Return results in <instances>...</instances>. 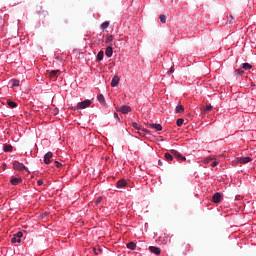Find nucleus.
<instances>
[{
    "instance_id": "nucleus-15",
    "label": "nucleus",
    "mask_w": 256,
    "mask_h": 256,
    "mask_svg": "<svg viewBox=\"0 0 256 256\" xmlns=\"http://www.w3.org/2000/svg\"><path fill=\"white\" fill-rule=\"evenodd\" d=\"M97 99H98L100 105H105V104H106V103H105V96H103V94H99V95L97 96Z\"/></svg>"
},
{
    "instance_id": "nucleus-20",
    "label": "nucleus",
    "mask_w": 256,
    "mask_h": 256,
    "mask_svg": "<svg viewBox=\"0 0 256 256\" xmlns=\"http://www.w3.org/2000/svg\"><path fill=\"white\" fill-rule=\"evenodd\" d=\"M104 55H105V52H103V51L98 52L97 61H103Z\"/></svg>"
},
{
    "instance_id": "nucleus-19",
    "label": "nucleus",
    "mask_w": 256,
    "mask_h": 256,
    "mask_svg": "<svg viewBox=\"0 0 256 256\" xmlns=\"http://www.w3.org/2000/svg\"><path fill=\"white\" fill-rule=\"evenodd\" d=\"M253 66H251V64L249 63H243L242 64V69H244L245 71H249V69H252Z\"/></svg>"
},
{
    "instance_id": "nucleus-21",
    "label": "nucleus",
    "mask_w": 256,
    "mask_h": 256,
    "mask_svg": "<svg viewBox=\"0 0 256 256\" xmlns=\"http://www.w3.org/2000/svg\"><path fill=\"white\" fill-rule=\"evenodd\" d=\"M211 161H215V156H209L204 159V163L209 164Z\"/></svg>"
},
{
    "instance_id": "nucleus-39",
    "label": "nucleus",
    "mask_w": 256,
    "mask_h": 256,
    "mask_svg": "<svg viewBox=\"0 0 256 256\" xmlns=\"http://www.w3.org/2000/svg\"><path fill=\"white\" fill-rule=\"evenodd\" d=\"M107 39L108 41H113V36H109Z\"/></svg>"
},
{
    "instance_id": "nucleus-12",
    "label": "nucleus",
    "mask_w": 256,
    "mask_h": 256,
    "mask_svg": "<svg viewBox=\"0 0 256 256\" xmlns=\"http://www.w3.org/2000/svg\"><path fill=\"white\" fill-rule=\"evenodd\" d=\"M106 57H113V47L108 46L105 51Z\"/></svg>"
},
{
    "instance_id": "nucleus-26",
    "label": "nucleus",
    "mask_w": 256,
    "mask_h": 256,
    "mask_svg": "<svg viewBox=\"0 0 256 256\" xmlns=\"http://www.w3.org/2000/svg\"><path fill=\"white\" fill-rule=\"evenodd\" d=\"M159 19H160L161 23H167V16L166 15H163V14L160 15Z\"/></svg>"
},
{
    "instance_id": "nucleus-7",
    "label": "nucleus",
    "mask_w": 256,
    "mask_h": 256,
    "mask_svg": "<svg viewBox=\"0 0 256 256\" xmlns=\"http://www.w3.org/2000/svg\"><path fill=\"white\" fill-rule=\"evenodd\" d=\"M149 251L150 253H154V255H161V248H158L156 246H150Z\"/></svg>"
},
{
    "instance_id": "nucleus-8",
    "label": "nucleus",
    "mask_w": 256,
    "mask_h": 256,
    "mask_svg": "<svg viewBox=\"0 0 256 256\" xmlns=\"http://www.w3.org/2000/svg\"><path fill=\"white\" fill-rule=\"evenodd\" d=\"M221 193L217 192L212 196L213 203H221Z\"/></svg>"
},
{
    "instance_id": "nucleus-16",
    "label": "nucleus",
    "mask_w": 256,
    "mask_h": 256,
    "mask_svg": "<svg viewBox=\"0 0 256 256\" xmlns=\"http://www.w3.org/2000/svg\"><path fill=\"white\" fill-rule=\"evenodd\" d=\"M4 151L6 153H10L11 151H13V146L12 145H9V144H5L4 147H3Z\"/></svg>"
},
{
    "instance_id": "nucleus-31",
    "label": "nucleus",
    "mask_w": 256,
    "mask_h": 256,
    "mask_svg": "<svg viewBox=\"0 0 256 256\" xmlns=\"http://www.w3.org/2000/svg\"><path fill=\"white\" fill-rule=\"evenodd\" d=\"M12 85H13V87H19V80L13 79L12 80Z\"/></svg>"
},
{
    "instance_id": "nucleus-14",
    "label": "nucleus",
    "mask_w": 256,
    "mask_h": 256,
    "mask_svg": "<svg viewBox=\"0 0 256 256\" xmlns=\"http://www.w3.org/2000/svg\"><path fill=\"white\" fill-rule=\"evenodd\" d=\"M126 185H127V181L124 180V179L119 180V181L117 182V187H118V189H123V187H125Z\"/></svg>"
},
{
    "instance_id": "nucleus-32",
    "label": "nucleus",
    "mask_w": 256,
    "mask_h": 256,
    "mask_svg": "<svg viewBox=\"0 0 256 256\" xmlns=\"http://www.w3.org/2000/svg\"><path fill=\"white\" fill-rule=\"evenodd\" d=\"M101 201H103V197H98L95 201V205H99V203H101Z\"/></svg>"
},
{
    "instance_id": "nucleus-38",
    "label": "nucleus",
    "mask_w": 256,
    "mask_h": 256,
    "mask_svg": "<svg viewBox=\"0 0 256 256\" xmlns=\"http://www.w3.org/2000/svg\"><path fill=\"white\" fill-rule=\"evenodd\" d=\"M37 183H38L39 186H41V185H43V180H38Z\"/></svg>"
},
{
    "instance_id": "nucleus-17",
    "label": "nucleus",
    "mask_w": 256,
    "mask_h": 256,
    "mask_svg": "<svg viewBox=\"0 0 256 256\" xmlns=\"http://www.w3.org/2000/svg\"><path fill=\"white\" fill-rule=\"evenodd\" d=\"M127 248L131 249V251H135V249L137 248V244H135V242H129L127 244Z\"/></svg>"
},
{
    "instance_id": "nucleus-28",
    "label": "nucleus",
    "mask_w": 256,
    "mask_h": 256,
    "mask_svg": "<svg viewBox=\"0 0 256 256\" xmlns=\"http://www.w3.org/2000/svg\"><path fill=\"white\" fill-rule=\"evenodd\" d=\"M218 165H219V160H217V158H214V160H212L211 167H217Z\"/></svg>"
},
{
    "instance_id": "nucleus-11",
    "label": "nucleus",
    "mask_w": 256,
    "mask_h": 256,
    "mask_svg": "<svg viewBox=\"0 0 256 256\" xmlns=\"http://www.w3.org/2000/svg\"><path fill=\"white\" fill-rule=\"evenodd\" d=\"M119 76H114L111 81V87H117L119 85Z\"/></svg>"
},
{
    "instance_id": "nucleus-24",
    "label": "nucleus",
    "mask_w": 256,
    "mask_h": 256,
    "mask_svg": "<svg viewBox=\"0 0 256 256\" xmlns=\"http://www.w3.org/2000/svg\"><path fill=\"white\" fill-rule=\"evenodd\" d=\"M132 127L136 129L138 133L141 135V132H139L141 130V127L139 126V124H137V122L132 123Z\"/></svg>"
},
{
    "instance_id": "nucleus-2",
    "label": "nucleus",
    "mask_w": 256,
    "mask_h": 256,
    "mask_svg": "<svg viewBox=\"0 0 256 256\" xmlns=\"http://www.w3.org/2000/svg\"><path fill=\"white\" fill-rule=\"evenodd\" d=\"M91 105V100L86 99L82 102H79L77 107L78 109H87V107H89Z\"/></svg>"
},
{
    "instance_id": "nucleus-41",
    "label": "nucleus",
    "mask_w": 256,
    "mask_h": 256,
    "mask_svg": "<svg viewBox=\"0 0 256 256\" xmlns=\"http://www.w3.org/2000/svg\"><path fill=\"white\" fill-rule=\"evenodd\" d=\"M173 71H174V70H173V67H172V68L170 69V73H173Z\"/></svg>"
},
{
    "instance_id": "nucleus-22",
    "label": "nucleus",
    "mask_w": 256,
    "mask_h": 256,
    "mask_svg": "<svg viewBox=\"0 0 256 256\" xmlns=\"http://www.w3.org/2000/svg\"><path fill=\"white\" fill-rule=\"evenodd\" d=\"M11 243H21V239L18 238L16 235H14V236L11 238Z\"/></svg>"
},
{
    "instance_id": "nucleus-1",
    "label": "nucleus",
    "mask_w": 256,
    "mask_h": 256,
    "mask_svg": "<svg viewBox=\"0 0 256 256\" xmlns=\"http://www.w3.org/2000/svg\"><path fill=\"white\" fill-rule=\"evenodd\" d=\"M13 169H15V171H25V169H27V168L25 167V164H23L19 161H14Z\"/></svg>"
},
{
    "instance_id": "nucleus-3",
    "label": "nucleus",
    "mask_w": 256,
    "mask_h": 256,
    "mask_svg": "<svg viewBox=\"0 0 256 256\" xmlns=\"http://www.w3.org/2000/svg\"><path fill=\"white\" fill-rule=\"evenodd\" d=\"M237 161H238V163L245 165L246 163H251V161H253V158L249 157V156L240 157V158H237Z\"/></svg>"
},
{
    "instance_id": "nucleus-18",
    "label": "nucleus",
    "mask_w": 256,
    "mask_h": 256,
    "mask_svg": "<svg viewBox=\"0 0 256 256\" xmlns=\"http://www.w3.org/2000/svg\"><path fill=\"white\" fill-rule=\"evenodd\" d=\"M164 157H165L166 161H173V154H171L169 152H166L164 154Z\"/></svg>"
},
{
    "instance_id": "nucleus-23",
    "label": "nucleus",
    "mask_w": 256,
    "mask_h": 256,
    "mask_svg": "<svg viewBox=\"0 0 256 256\" xmlns=\"http://www.w3.org/2000/svg\"><path fill=\"white\" fill-rule=\"evenodd\" d=\"M183 111H185V108L183 107V105H178L176 107V113H183Z\"/></svg>"
},
{
    "instance_id": "nucleus-5",
    "label": "nucleus",
    "mask_w": 256,
    "mask_h": 256,
    "mask_svg": "<svg viewBox=\"0 0 256 256\" xmlns=\"http://www.w3.org/2000/svg\"><path fill=\"white\" fill-rule=\"evenodd\" d=\"M51 159H53V152H48L44 155V163L45 165H49L51 163Z\"/></svg>"
},
{
    "instance_id": "nucleus-34",
    "label": "nucleus",
    "mask_w": 256,
    "mask_h": 256,
    "mask_svg": "<svg viewBox=\"0 0 256 256\" xmlns=\"http://www.w3.org/2000/svg\"><path fill=\"white\" fill-rule=\"evenodd\" d=\"M55 163H56V167H57V169H59V168L63 167V164H61V162H59V161H55Z\"/></svg>"
},
{
    "instance_id": "nucleus-13",
    "label": "nucleus",
    "mask_w": 256,
    "mask_h": 256,
    "mask_svg": "<svg viewBox=\"0 0 256 256\" xmlns=\"http://www.w3.org/2000/svg\"><path fill=\"white\" fill-rule=\"evenodd\" d=\"M22 182H23V179L21 178H12L10 180L11 185H19V183H22Z\"/></svg>"
},
{
    "instance_id": "nucleus-9",
    "label": "nucleus",
    "mask_w": 256,
    "mask_h": 256,
    "mask_svg": "<svg viewBox=\"0 0 256 256\" xmlns=\"http://www.w3.org/2000/svg\"><path fill=\"white\" fill-rule=\"evenodd\" d=\"M118 111H120V113H123L124 115H126V113L131 112V107L124 105V106L120 107Z\"/></svg>"
},
{
    "instance_id": "nucleus-27",
    "label": "nucleus",
    "mask_w": 256,
    "mask_h": 256,
    "mask_svg": "<svg viewBox=\"0 0 256 256\" xmlns=\"http://www.w3.org/2000/svg\"><path fill=\"white\" fill-rule=\"evenodd\" d=\"M183 123H185V120H184L183 118H179V119L177 120V122H176V125H177L178 127H181V125H183Z\"/></svg>"
},
{
    "instance_id": "nucleus-42",
    "label": "nucleus",
    "mask_w": 256,
    "mask_h": 256,
    "mask_svg": "<svg viewBox=\"0 0 256 256\" xmlns=\"http://www.w3.org/2000/svg\"><path fill=\"white\" fill-rule=\"evenodd\" d=\"M158 163H159V165H162V162H161V160H159V161H158Z\"/></svg>"
},
{
    "instance_id": "nucleus-30",
    "label": "nucleus",
    "mask_w": 256,
    "mask_h": 256,
    "mask_svg": "<svg viewBox=\"0 0 256 256\" xmlns=\"http://www.w3.org/2000/svg\"><path fill=\"white\" fill-rule=\"evenodd\" d=\"M109 27V22L105 21L101 24V29H107Z\"/></svg>"
},
{
    "instance_id": "nucleus-37",
    "label": "nucleus",
    "mask_w": 256,
    "mask_h": 256,
    "mask_svg": "<svg viewBox=\"0 0 256 256\" xmlns=\"http://www.w3.org/2000/svg\"><path fill=\"white\" fill-rule=\"evenodd\" d=\"M236 73H238V75H243V70H236Z\"/></svg>"
},
{
    "instance_id": "nucleus-10",
    "label": "nucleus",
    "mask_w": 256,
    "mask_h": 256,
    "mask_svg": "<svg viewBox=\"0 0 256 256\" xmlns=\"http://www.w3.org/2000/svg\"><path fill=\"white\" fill-rule=\"evenodd\" d=\"M150 129H155V131H163V126L161 124H149Z\"/></svg>"
},
{
    "instance_id": "nucleus-35",
    "label": "nucleus",
    "mask_w": 256,
    "mask_h": 256,
    "mask_svg": "<svg viewBox=\"0 0 256 256\" xmlns=\"http://www.w3.org/2000/svg\"><path fill=\"white\" fill-rule=\"evenodd\" d=\"M94 253H95V255H99V253H101V249L94 248Z\"/></svg>"
},
{
    "instance_id": "nucleus-6",
    "label": "nucleus",
    "mask_w": 256,
    "mask_h": 256,
    "mask_svg": "<svg viewBox=\"0 0 256 256\" xmlns=\"http://www.w3.org/2000/svg\"><path fill=\"white\" fill-rule=\"evenodd\" d=\"M59 73H61V71L59 70H52L50 72H48V77H50V79H57V77H59Z\"/></svg>"
},
{
    "instance_id": "nucleus-33",
    "label": "nucleus",
    "mask_w": 256,
    "mask_h": 256,
    "mask_svg": "<svg viewBox=\"0 0 256 256\" xmlns=\"http://www.w3.org/2000/svg\"><path fill=\"white\" fill-rule=\"evenodd\" d=\"M18 239H21V237H23V232H17L16 234H14Z\"/></svg>"
},
{
    "instance_id": "nucleus-4",
    "label": "nucleus",
    "mask_w": 256,
    "mask_h": 256,
    "mask_svg": "<svg viewBox=\"0 0 256 256\" xmlns=\"http://www.w3.org/2000/svg\"><path fill=\"white\" fill-rule=\"evenodd\" d=\"M171 154L173 157H176V159H179L180 161H186L187 158L185 156L181 155L177 150H171Z\"/></svg>"
},
{
    "instance_id": "nucleus-29",
    "label": "nucleus",
    "mask_w": 256,
    "mask_h": 256,
    "mask_svg": "<svg viewBox=\"0 0 256 256\" xmlns=\"http://www.w3.org/2000/svg\"><path fill=\"white\" fill-rule=\"evenodd\" d=\"M213 109V106L208 105L204 108V113H209V111H211Z\"/></svg>"
},
{
    "instance_id": "nucleus-25",
    "label": "nucleus",
    "mask_w": 256,
    "mask_h": 256,
    "mask_svg": "<svg viewBox=\"0 0 256 256\" xmlns=\"http://www.w3.org/2000/svg\"><path fill=\"white\" fill-rule=\"evenodd\" d=\"M7 105H9L11 107V109H15V107H17V103L16 102H13L11 100H9L7 102Z\"/></svg>"
},
{
    "instance_id": "nucleus-40",
    "label": "nucleus",
    "mask_w": 256,
    "mask_h": 256,
    "mask_svg": "<svg viewBox=\"0 0 256 256\" xmlns=\"http://www.w3.org/2000/svg\"><path fill=\"white\" fill-rule=\"evenodd\" d=\"M47 215H49L48 212H44V213H43V217H47Z\"/></svg>"
},
{
    "instance_id": "nucleus-36",
    "label": "nucleus",
    "mask_w": 256,
    "mask_h": 256,
    "mask_svg": "<svg viewBox=\"0 0 256 256\" xmlns=\"http://www.w3.org/2000/svg\"><path fill=\"white\" fill-rule=\"evenodd\" d=\"M114 117H115V119H117V121H120L119 114H117V112L114 113Z\"/></svg>"
}]
</instances>
